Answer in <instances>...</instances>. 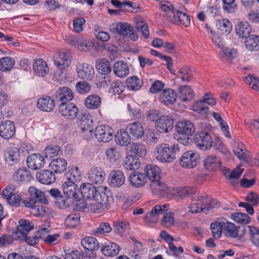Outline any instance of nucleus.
I'll return each instance as SVG.
<instances>
[{
    "label": "nucleus",
    "instance_id": "nucleus-19",
    "mask_svg": "<svg viewBox=\"0 0 259 259\" xmlns=\"http://www.w3.org/2000/svg\"><path fill=\"white\" fill-rule=\"evenodd\" d=\"M88 179L92 184H101L105 179L106 174L101 168L92 167L88 172Z\"/></svg>",
    "mask_w": 259,
    "mask_h": 259
},
{
    "label": "nucleus",
    "instance_id": "nucleus-45",
    "mask_svg": "<svg viewBox=\"0 0 259 259\" xmlns=\"http://www.w3.org/2000/svg\"><path fill=\"white\" fill-rule=\"evenodd\" d=\"M216 26L219 32L222 34L227 35L232 30V24L230 21L226 19H221L217 20Z\"/></svg>",
    "mask_w": 259,
    "mask_h": 259
},
{
    "label": "nucleus",
    "instance_id": "nucleus-3",
    "mask_svg": "<svg viewBox=\"0 0 259 259\" xmlns=\"http://www.w3.org/2000/svg\"><path fill=\"white\" fill-rule=\"evenodd\" d=\"M110 31L113 33L127 37L133 41L137 40L138 38L133 27L126 22H118L116 24H112Z\"/></svg>",
    "mask_w": 259,
    "mask_h": 259
},
{
    "label": "nucleus",
    "instance_id": "nucleus-29",
    "mask_svg": "<svg viewBox=\"0 0 259 259\" xmlns=\"http://www.w3.org/2000/svg\"><path fill=\"white\" fill-rule=\"evenodd\" d=\"M234 154L241 160L247 161L249 160L248 152L245 149L243 143L234 142L233 146Z\"/></svg>",
    "mask_w": 259,
    "mask_h": 259
},
{
    "label": "nucleus",
    "instance_id": "nucleus-1",
    "mask_svg": "<svg viewBox=\"0 0 259 259\" xmlns=\"http://www.w3.org/2000/svg\"><path fill=\"white\" fill-rule=\"evenodd\" d=\"M82 196L87 199L94 200L103 209H107L111 198L107 187H96L90 183L81 184L79 189Z\"/></svg>",
    "mask_w": 259,
    "mask_h": 259
},
{
    "label": "nucleus",
    "instance_id": "nucleus-56",
    "mask_svg": "<svg viewBox=\"0 0 259 259\" xmlns=\"http://www.w3.org/2000/svg\"><path fill=\"white\" fill-rule=\"evenodd\" d=\"M14 65V60L10 57H3L0 59V70L2 71H10Z\"/></svg>",
    "mask_w": 259,
    "mask_h": 259
},
{
    "label": "nucleus",
    "instance_id": "nucleus-40",
    "mask_svg": "<svg viewBox=\"0 0 259 259\" xmlns=\"http://www.w3.org/2000/svg\"><path fill=\"white\" fill-rule=\"evenodd\" d=\"M129 181L132 186L139 187L146 183V177L144 174L134 172L131 174Z\"/></svg>",
    "mask_w": 259,
    "mask_h": 259
},
{
    "label": "nucleus",
    "instance_id": "nucleus-25",
    "mask_svg": "<svg viewBox=\"0 0 259 259\" xmlns=\"http://www.w3.org/2000/svg\"><path fill=\"white\" fill-rule=\"evenodd\" d=\"M13 178L18 183H27L32 180V176L26 168H19L15 171Z\"/></svg>",
    "mask_w": 259,
    "mask_h": 259
},
{
    "label": "nucleus",
    "instance_id": "nucleus-63",
    "mask_svg": "<svg viewBox=\"0 0 259 259\" xmlns=\"http://www.w3.org/2000/svg\"><path fill=\"white\" fill-rule=\"evenodd\" d=\"M30 197L36 200L37 202H43L44 194L43 192L34 186H31L29 189Z\"/></svg>",
    "mask_w": 259,
    "mask_h": 259
},
{
    "label": "nucleus",
    "instance_id": "nucleus-57",
    "mask_svg": "<svg viewBox=\"0 0 259 259\" xmlns=\"http://www.w3.org/2000/svg\"><path fill=\"white\" fill-rule=\"evenodd\" d=\"M177 76L184 81L189 82L192 78L191 69L188 66H184L178 71Z\"/></svg>",
    "mask_w": 259,
    "mask_h": 259
},
{
    "label": "nucleus",
    "instance_id": "nucleus-35",
    "mask_svg": "<svg viewBox=\"0 0 259 259\" xmlns=\"http://www.w3.org/2000/svg\"><path fill=\"white\" fill-rule=\"evenodd\" d=\"M34 73L39 76L44 77L49 72V67L47 63L41 59L36 60L33 64Z\"/></svg>",
    "mask_w": 259,
    "mask_h": 259
},
{
    "label": "nucleus",
    "instance_id": "nucleus-9",
    "mask_svg": "<svg viewBox=\"0 0 259 259\" xmlns=\"http://www.w3.org/2000/svg\"><path fill=\"white\" fill-rule=\"evenodd\" d=\"M59 112L65 118L73 119L76 117L78 109L73 103L64 102L59 105Z\"/></svg>",
    "mask_w": 259,
    "mask_h": 259
},
{
    "label": "nucleus",
    "instance_id": "nucleus-55",
    "mask_svg": "<svg viewBox=\"0 0 259 259\" xmlns=\"http://www.w3.org/2000/svg\"><path fill=\"white\" fill-rule=\"evenodd\" d=\"M47 231V228H41L36 232L34 236L31 237L26 235L25 236H23L21 238H24L25 241L28 244L30 245H34L37 244L39 242V239H40L41 233Z\"/></svg>",
    "mask_w": 259,
    "mask_h": 259
},
{
    "label": "nucleus",
    "instance_id": "nucleus-10",
    "mask_svg": "<svg viewBox=\"0 0 259 259\" xmlns=\"http://www.w3.org/2000/svg\"><path fill=\"white\" fill-rule=\"evenodd\" d=\"M168 209L169 206L166 204L156 205L145 215L144 218L145 222L147 223L157 222L159 215L163 214Z\"/></svg>",
    "mask_w": 259,
    "mask_h": 259
},
{
    "label": "nucleus",
    "instance_id": "nucleus-58",
    "mask_svg": "<svg viewBox=\"0 0 259 259\" xmlns=\"http://www.w3.org/2000/svg\"><path fill=\"white\" fill-rule=\"evenodd\" d=\"M201 196H205L204 198H201L204 202V207L206 208V213L214 208H218L220 206V203L217 200L208 197L205 194Z\"/></svg>",
    "mask_w": 259,
    "mask_h": 259
},
{
    "label": "nucleus",
    "instance_id": "nucleus-8",
    "mask_svg": "<svg viewBox=\"0 0 259 259\" xmlns=\"http://www.w3.org/2000/svg\"><path fill=\"white\" fill-rule=\"evenodd\" d=\"M113 130L107 125H99L95 128V135L98 141L107 143L113 137Z\"/></svg>",
    "mask_w": 259,
    "mask_h": 259
},
{
    "label": "nucleus",
    "instance_id": "nucleus-34",
    "mask_svg": "<svg viewBox=\"0 0 259 259\" xmlns=\"http://www.w3.org/2000/svg\"><path fill=\"white\" fill-rule=\"evenodd\" d=\"M160 168L154 165L149 164L144 168L145 174L152 183L160 180Z\"/></svg>",
    "mask_w": 259,
    "mask_h": 259
},
{
    "label": "nucleus",
    "instance_id": "nucleus-21",
    "mask_svg": "<svg viewBox=\"0 0 259 259\" xmlns=\"http://www.w3.org/2000/svg\"><path fill=\"white\" fill-rule=\"evenodd\" d=\"M79 126L82 132L87 135L91 136L93 132L92 128L93 120L91 115L88 113H84L79 116Z\"/></svg>",
    "mask_w": 259,
    "mask_h": 259
},
{
    "label": "nucleus",
    "instance_id": "nucleus-42",
    "mask_svg": "<svg viewBox=\"0 0 259 259\" xmlns=\"http://www.w3.org/2000/svg\"><path fill=\"white\" fill-rule=\"evenodd\" d=\"M115 137L117 144L121 146H127L130 143L131 137L126 130H121L117 131Z\"/></svg>",
    "mask_w": 259,
    "mask_h": 259
},
{
    "label": "nucleus",
    "instance_id": "nucleus-14",
    "mask_svg": "<svg viewBox=\"0 0 259 259\" xmlns=\"http://www.w3.org/2000/svg\"><path fill=\"white\" fill-rule=\"evenodd\" d=\"M176 195L181 199L189 197L192 200H200L201 198H204L205 196H201L196 190L191 187H185L178 188L176 190Z\"/></svg>",
    "mask_w": 259,
    "mask_h": 259
},
{
    "label": "nucleus",
    "instance_id": "nucleus-61",
    "mask_svg": "<svg viewBox=\"0 0 259 259\" xmlns=\"http://www.w3.org/2000/svg\"><path fill=\"white\" fill-rule=\"evenodd\" d=\"M107 159L111 162H116L120 158V153L117 148H108L106 151Z\"/></svg>",
    "mask_w": 259,
    "mask_h": 259
},
{
    "label": "nucleus",
    "instance_id": "nucleus-22",
    "mask_svg": "<svg viewBox=\"0 0 259 259\" xmlns=\"http://www.w3.org/2000/svg\"><path fill=\"white\" fill-rule=\"evenodd\" d=\"M62 190L64 195L68 198L74 199L78 198L79 189L75 183L65 181L62 185Z\"/></svg>",
    "mask_w": 259,
    "mask_h": 259
},
{
    "label": "nucleus",
    "instance_id": "nucleus-46",
    "mask_svg": "<svg viewBox=\"0 0 259 259\" xmlns=\"http://www.w3.org/2000/svg\"><path fill=\"white\" fill-rule=\"evenodd\" d=\"M135 22L137 30L141 32L144 38H148L150 35L148 25L144 20L141 17H137L135 19Z\"/></svg>",
    "mask_w": 259,
    "mask_h": 259
},
{
    "label": "nucleus",
    "instance_id": "nucleus-32",
    "mask_svg": "<svg viewBox=\"0 0 259 259\" xmlns=\"http://www.w3.org/2000/svg\"><path fill=\"white\" fill-rule=\"evenodd\" d=\"M126 130L131 134L134 139L141 138L144 134V129L143 125L139 122H134L128 124Z\"/></svg>",
    "mask_w": 259,
    "mask_h": 259
},
{
    "label": "nucleus",
    "instance_id": "nucleus-20",
    "mask_svg": "<svg viewBox=\"0 0 259 259\" xmlns=\"http://www.w3.org/2000/svg\"><path fill=\"white\" fill-rule=\"evenodd\" d=\"M26 163L29 168L33 170L39 169L45 164V158L39 153H34L27 157Z\"/></svg>",
    "mask_w": 259,
    "mask_h": 259
},
{
    "label": "nucleus",
    "instance_id": "nucleus-52",
    "mask_svg": "<svg viewBox=\"0 0 259 259\" xmlns=\"http://www.w3.org/2000/svg\"><path fill=\"white\" fill-rule=\"evenodd\" d=\"M31 213L36 217H45L51 214V210L42 204H37L32 208Z\"/></svg>",
    "mask_w": 259,
    "mask_h": 259
},
{
    "label": "nucleus",
    "instance_id": "nucleus-13",
    "mask_svg": "<svg viewBox=\"0 0 259 259\" xmlns=\"http://www.w3.org/2000/svg\"><path fill=\"white\" fill-rule=\"evenodd\" d=\"M71 60V53L68 51L59 52L54 57V64L60 70L68 67Z\"/></svg>",
    "mask_w": 259,
    "mask_h": 259
},
{
    "label": "nucleus",
    "instance_id": "nucleus-44",
    "mask_svg": "<svg viewBox=\"0 0 259 259\" xmlns=\"http://www.w3.org/2000/svg\"><path fill=\"white\" fill-rule=\"evenodd\" d=\"M81 244L88 250H96L99 247V241L94 237H86L81 239Z\"/></svg>",
    "mask_w": 259,
    "mask_h": 259
},
{
    "label": "nucleus",
    "instance_id": "nucleus-50",
    "mask_svg": "<svg viewBox=\"0 0 259 259\" xmlns=\"http://www.w3.org/2000/svg\"><path fill=\"white\" fill-rule=\"evenodd\" d=\"M223 231L226 236L232 238L236 237L238 233L237 227L232 223L227 221L224 222Z\"/></svg>",
    "mask_w": 259,
    "mask_h": 259
},
{
    "label": "nucleus",
    "instance_id": "nucleus-53",
    "mask_svg": "<svg viewBox=\"0 0 259 259\" xmlns=\"http://www.w3.org/2000/svg\"><path fill=\"white\" fill-rule=\"evenodd\" d=\"M80 223V215L78 213H71L67 216L64 221L65 226L69 228L76 227Z\"/></svg>",
    "mask_w": 259,
    "mask_h": 259
},
{
    "label": "nucleus",
    "instance_id": "nucleus-17",
    "mask_svg": "<svg viewBox=\"0 0 259 259\" xmlns=\"http://www.w3.org/2000/svg\"><path fill=\"white\" fill-rule=\"evenodd\" d=\"M78 77L85 80H91L94 76L95 70L93 66L88 63H78L76 67Z\"/></svg>",
    "mask_w": 259,
    "mask_h": 259
},
{
    "label": "nucleus",
    "instance_id": "nucleus-47",
    "mask_svg": "<svg viewBox=\"0 0 259 259\" xmlns=\"http://www.w3.org/2000/svg\"><path fill=\"white\" fill-rule=\"evenodd\" d=\"M246 48L250 51L259 50V37L255 35H250L246 37L245 41Z\"/></svg>",
    "mask_w": 259,
    "mask_h": 259
},
{
    "label": "nucleus",
    "instance_id": "nucleus-43",
    "mask_svg": "<svg viewBox=\"0 0 259 259\" xmlns=\"http://www.w3.org/2000/svg\"><path fill=\"white\" fill-rule=\"evenodd\" d=\"M84 104L87 108L95 109L100 106L101 104V99L98 95L92 94L85 98Z\"/></svg>",
    "mask_w": 259,
    "mask_h": 259
},
{
    "label": "nucleus",
    "instance_id": "nucleus-7",
    "mask_svg": "<svg viewBox=\"0 0 259 259\" xmlns=\"http://www.w3.org/2000/svg\"><path fill=\"white\" fill-rule=\"evenodd\" d=\"M65 40L71 45L80 51L87 52L93 48V43L82 38L73 35L66 36Z\"/></svg>",
    "mask_w": 259,
    "mask_h": 259
},
{
    "label": "nucleus",
    "instance_id": "nucleus-60",
    "mask_svg": "<svg viewBox=\"0 0 259 259\" xmlns=\"http://www.w3.org/2000/svg\"><path fill=\"white\" fill-rule=\"evenodd\" d=\"M129 148L131 153L139 156H142L146 153L145 146L142 144L134 143L131 144Z\"/></svg>",
    "mask_w": 259,
    "mask_h": 259
},
{
    "label": "nucleus",
    "instance_id": "nucleus-36",
    "mask_svg": "<svg viewBox=\"0 0 259 259\" xmlns=\"http://www.w3.org/2000/svg\"><path fill=\"white\" fill-rule=\"evenodd\" d=\"M179 98L183 102H190L194 97L193 91L190 86L183 85L178 90Z\"/></svg>",
    "mask_w": 259,
    "mask_h": 259
},
{
    "label": "nucleus",
    "instance_id": "nucleus-62",
    "mask_svg": "<svg viewBox=\"0 0 259 259\" xmlns=\"http://www.w3.org/2000/svg\"><path fill=\"white\" fill-rule=\"evenodd\" d=\"M61 153L60 147L56 145H50L45 149V155L47 158H52L59 155Z\"/></svg>",
    "mask_w": 259,
    "mask_h": 259
},
{
    "label": "nucleus",
    "instance_id": "nucleus-39",
    "mask_svg": "<svg viewBox=\"0 0 259 259\" xmlns=\"http://www.w3.org/2000/svg\"><path fill=\"white\" fill-rule=\"evenodd\" d=\"M66 161L61 158L53 159L50 163L49 166L56 174L62 173L67 167Z\"/></svg>",
    "mask_w": 259,
    "mask_h": 259
},
{
    "label": "nucleus",
    "instance_id": "nucleus-11",
    "mask_svg": "<svg viewBox=\"0 0 259 259\" xmlns=\"http://www.w3.org/2000/svg\"><path fill=\"white\" fill-rule=\"evenodd\" d=\"M203 162L205 168L209 171H213L218 168H220L225 175L227 176V174L229 172V169L226 168L225 166H221L220 159L215 155L207 156L204 159Z\"/></svg>",
    "mask_w": 259,
    "mask_h": 259
},
{
    "label": "nucleus",
    "instance_id": "nucleus-54",
    "mask_svg": "<svg viewBox=\"0 0 259 259\" xmlns=\"http://www.w3.org/2000/svg\"><path fill=\"white\" fill-rule=\"evenodd\" d=\"M48 233L49 231L47 229V232L41 233L40 239H41L46 244L49 245H55L57 244L58 238L60 236L59 234L58 233H55L51 235L48 234Z\"/></svg>",
    "mask_w": 259,
    "mask_h": 259
},
{
    "label": "nucleus",
    "instance_id": "nucleus-33",
    "mask_svg": "<svg viewBox=\"0 0 259 259\" xmlns=\"http://www.w3.org/2000/svg\"><path fill=\"white\" fill-rule=\"evenodd\" d=\"M113 70L114 73L118 77L123 78L128 75L130 68L127 64L123 61H118L114 63Z\"/></svg>",
    "mask_w": 259,
    "mask_h": 259
},
{
    "label": "nucleus",
    "instance_id": "nucleus-38",
    "mask_svg": "<svg viewBox=\"0 0 259 259\" xmlns=\"http://www.w3.org/2000/svg\"><path fill=\"white\" fill-rule=\"evenodd\" d=\"M252 30L251 25L247 21H241L236 26V31L240 37H247Z\"/></svg>",
    "mask_w": 259,
    "mask_h": 259
},
{
    "label": "nucleus",
    "instance_id": "nucleus-51",
    "mask_svg": "<svg viewBox=\"0 0 259 259\" xmlns=\"http://www.w3.org/2000/svg\"><path fill=\"white\" fill-rule=\"evenodd\" d=\"M65 178L67 181L75 183V182H79L81 178V172L77 167H73L65 174Z\"/></svg>",
    "mask_w": 259,
    "mask_h": 259
},
{
    "label": "nucleus",
    "instance_id": "nucleus-41",
    "mask_svg": "<svg viewBox=\"0 0 259 259\" xmlns=\"http://www.w3.org/2000/svg\"><path fill=\"white\" fill-rule=\"evenodd\" d=\"M127 170H135L140 166V161L139 158L133 155H127L125 158L123 165Z\"/></svg>",
    "mask_w": 259,
    "mask_h": 259
},
{
    "label": "nucleus",
    "instance_id": "nucleus-2",
    "mask_svg": "<svg viewBox=\"0 0 259 259\" xmlns=\"http://www.w3.org/2000/svg\"><path fill=\"white\" fill-rule=\"evenodd\" d=\"M156 150V156L158 160L170 163L176 159V153L179 151V147L178 144L169 145L163 143L158 145Z\"/></svg>",
    "mask_w": 259,
    "mask_h": 259
},
{
    "label": "nucleus",
    "instance_id": "nucleus-28",
    "mask_svg": "<svg viewBox=\"0 0 259 259\" xmlns=\"http://www.w3.org/2000/svg\"><path fill=\"white\" fill-rule=\"evenodd\" d=\"M5 160L9 165H13L19 161L20 153L15 147L10 148L5 152Z\"/></svg>",
    "mask_w": 259,
    "mask_h": 259
},
{
    "label": "nucleus",
    "instance_id": "nucleus-16",
    "mask_svg": "<svg viewBox=\"0 0 259 259\" xmlns=\"http://www.w3.org/2000/svg\"><path fill=\"white\" fill-rule=\"evenodd\" d=\"M176 130L179 134L189 136H192L196 130L194 124L190 120L183 119L177 122Z\"/></svg>",
    "mask_w": 259,
    "mask_h": 259
},
{
    "label": "nucleus",
    "instance_id": "nucleus-4",
    "mask_svg": "<svg viewBox=\"0 0 259 259\" xmlns=\"http://www.w3.org/2000/svg\"><path fill=\"white\" fill-rule=\"evenodd\" d=\"M2 195L6 202L11 206L16 207L22 206L21 196L16 193L12 187L7 186L4 188Z\"/></svg>",
    "mask_w": 259,
    "mask_h": 259
},
{
    "label": "nucleus",
    "instance_id": "nucleus-6",
    "mask_svg": "<svg viewBox=\"0 0 259 259\" xmlns=\"http://www.w3.org/2000/svg\"><path fill=\"white\" fill-rule=\"evenodd\" d=\"M200 156L196 152L190 150L182 155L180 164L183 167L191 168L197 165Z\"/></svg>",
    "mask_w": 259,
    "mask_h": 259
},
{
    "label": "nucleus",
    "instance_id": "nucleus-49",
    "mask_svg": "<svg viewBox=\"0 0 259 259\" xmlns=\"http://www.w3.org/2000/svg\"><path fill=\"white\" fill-rule=\"evenodd\" d=\"M96 67L98 72L101 74H107L111 71L110 63L104 59L97 60Z\"/></svg>",
    "mask_w": 259,
    "mask_h": 259
},
{
    "label": "nucleus",
    "instance_id": "nucleus-48",
    "mask_svg": "<svg viewBox=\"0 0 259 259\" xmlns=\"http://www.w3.org/2000/svg\"><path fill=\"white\" fill-rule=\"evenodd\" d=\"M126 82L127 88L132 91L139 90L143 84L142 80L136 76L128 77Z\"/></svg>",
    "mask_w": 259,
    "mask_h": 259
},
{
    "label": "nucleus",
    "instance_id": "nucleus-15",
    "mask_svg": "<svg viewBox=\"0 0 259 259\" xmlns=\"http://www.w3.org/2000/svg\"><path fill=\"white\" fill-rule=\"evenodd\" d=\"M174 121L171 117L162 115L155 121V128L161 133H166L170 131L173 127Z\"/></svg>",
    "mask_w": 259,
    "mask_h": 259
},
{
    "label": "nucleus",
    "instance_id": "nucleus-59",
    "mask_svg": "<svg viewBox=\"0 0 259 259\" xmlns=\"http://www.w3.org/2000/svg\"><path fill=\"white\" fill-rule=\"evenodd\" d=\"M224 222H215L211 224L210 228L214 238L218 239L221 237L224 229Z\"/></svg>",
    "mask_w": 259,
    "mask_h": 259
},
{
    "label": "nucleus",
    "instance_id": "nucleus-37",
    "mask_svg": "<svg viewBox=\"0 0 259 259\" xmlns=\"http://www.w3.org/2000/svg\"><path fill=\"white\" fill-rule=\"evenodd\" d=\"M119 246L112 242L105 243L102 247L101 251L106 256L112 257L116 255L119 251Z\"/></svg>",
    "mask_w": 259,
    "mask_h": 259
},
{
    "label": "nucleus",
    "instance_id": "nucleus-64",
    "mask_svg": "<svg viewBox=\"0 0 259 259\" xmlns=\"http://www.w3.org/2000/svg\"><path fill=\"white\" fill-rule=\"evenodd\" d=\"M112 230L110 225L107 222L101 223L99 226L92 230V233L94 235L105 234L108 233Z\"/></svg>",
    "mask_w": 259,
    "mask_h": 259
},
{
    "label": "nucleus",
    "instance_id": "nucleus-24",
    "mask_svg": "<svg viewBox=\"0 0 259 259\" xmlns=\"http://www.w3.org/2000/svg\"><path fill=\"white\" fill-rule=\"evenodd\" d=\"M55 96L57 101L61 103L70 102L74 97L71 90L66 87L59 88L56 91Z\"/></svg>",
    "mask_w": 259,
    "mask_h": 259
},
{
    "label": "nucleus",
    "instance_id": "nucleus-27",
    "mask_svg": "<svg viewBox=\"0 0 259 259\" xmlns=\"http://www.w3.org/2000/svg\"><path fill=\"white\" fill-rule=\"evenodd\" d=\"M38 181L43 184L49 185L55 181L56 177L52 171L49 170H41L36 175Z\"/></svg>",
    "mask_w": 259,
    "mask_h": 259
},
{
    "label": "nucleus",
    "instance_id": "nucleus-30",
    "mask_svg": "<svg viewBox=\"0 0 259 259\" xmlns=\"http://www.w3.org/2000/svg\"><path fill=\"white\" fill-rule=\"evenodd\" d=\"M174 16H172L169 21L176 25L182 24L185 27H188L190 23V18L186 13H182L176 10Z\"/></svg>",
    "mask_w": 259,
    "mask_h": 259
},
{
    "label": "nucleus",
    "instance_id": "nucleus-18",
    "mask_svg": "<svg viewBox=\"0 0 259 259\" xmlns=\"http://www.w3.org/2000/svg\"><path fill=\"white\" fill-rule=\"evenodd\" d=\"M125 182L123 172L119 169H114L110 171L108 176V183L110 186L118 188Z\"/></svg>",
    "mask_w": 259,
    "mask_h": 259
},
{
    "label": "nucleus",
    "instance_id": "nucleus-12",
    "mask_svg": "<svg viewBox=\"0 0 259 259\" xmlns=\"http://www.w3.org/2000/svg\"><path fill=\"white\" fill-rule=\"evenodd\" d=\"M19 224L16 230L13 233V237L15 239L25 236L29 231L33 229V223L28 220H20Z\"/></svg>",
    "mask_w": 259,
    "mask_h": 259
},
{
    "label": "nucleus",
    "instance_id": "nucleus-23",
    "mask_svg": "<svg viewBox=\"0 0 259 259\" xmlns=\"http://www.w3.org/2000/svg\"><path fill=\"white\" fill-rule=\"evenodd\" d=\"M15 134V126L10 120L2 122L0 124V136L5 139L12 138Z\"/></svg>",
    "mask_w": 259,
    "mask_h": 259
},
{
    "label": "nucleus",
    "instance_id": "nucleus-31",
    "mask_svg": "<svg viewBox=\"0 0 259 259\" xmlns=\"http://www.w3.org/2000/svg\"><path fill=\"white\" fill-rule=\"evenodd\" d=\"M37 107L41 111L50 112L55 107V101L50 97L46 96L39 98L37 101Z\"/></svg>",
    "mask_w": 259,
    "mask_h": 259
},
{
    "label": "nucleus",
    "instance_id": "nucleus-26",
    "mask_svg": "<svg viewBox=\"0 0 259 259\" xmlns=\"http://www.w3.org/2000/svg\"><path fill=\"white\" fill-rule=\"evenodd\" d=\"M177 98L175 91L170 88L163 89L159 96L160 101L165 105L174 104Z\"/></svg>",
    "mask_w": 259,
    "mask_h": 259
},
{
    "label": "nucleus",
    "instance_id": "nucleus-5",
    "mask_svg": "<svg viewBox=\"0 0 259 259\" xmlns=\"http://www.w3.org/2000/svg\"><path fill=\"white\" fill-rule=\"evenodd\" d=\"M196 146L202 150L209 149L212 146L213 141L209 134L206 132L199 131L194 136Z\"/></svg>",
    "mask_w": 259,
    "mask_h": 259
}]
</instances>
